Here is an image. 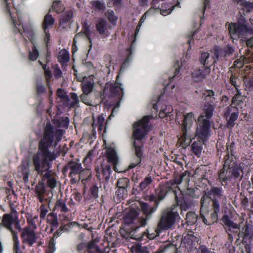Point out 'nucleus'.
<instances>
[{
  "label": "nucleus",
  "instance_id": "1",
  "mask_svg": "<svg viewBox=\"0 0 253 253\" xmlns=\"http://www.w3.org/2000/svg\"><path fill=\"white\" fill-rule=\"evenodd\" d=\"M63 135L62 129L55 128L49 122L46 124L38 150L33 155L31 163L38 174L42 175L50 170V162L55 159V156L54 152L49 148H55L61 140Z\"/></svg>",
  "mask_w": 253,
  "mask_h": 253
},
{
  "label": "nucleus",
  "instance_id": "2",
  "mask_svg": "<svg viewBox=\"0 0 253 253\" xmlns=\"http://www.w3.org/2000/svg\"><path fill=\"white\" fill-rule=\"evenodd\" d=\"M226 199L222 189L213 187L201 199L200 216L203 222L210 225L216 222L220 211V204Z\"/></svg>",
  "mask_w": 253,
  "mask_h": 253
},
{
  "label": "nucleus",
  "instance_id": "3",
  "mask_svg": "<svg viewBox=\"0 0 253 253\" xmlns=\"http://www.w3.org/2000/svg\"><path fill=\"white\" fill-rule=\"evenodd\" d=\"M150 202H154V206L150 207L148 204L142 203L140 209L144 216H139L135 210H130L125 218L124 221L127 224H132V228L136 230L141 227L147 224L148 221L151 218L152 214L157 210L160 204L156 193L152 194L148 196Z\"/></svg>",
  "mask_w": 253,
  "mask_h": 253
},
{
  "label": "nucleus",
  "instance_id": "4",
  "mask_svg": "<svg viewBox=\"0 0 253 253\" xmlns=\"http://www.w3.org/2000/svg\"><path fill=\"white\" fill-rule=\"evenodd\" d=\"M150 119L149 116H145L141 120L135 123L133 126V137L134 139L133 146L135 148V155L137 157L134 162L129 165V169H133L141 162L140 157L142 153L141 148L143 145L142 139L149 131L148 123Z\"/></svg>",
  "mask_w": 253,
  "mask_h": 253
},
{
  "label": "nucleus",
  "instance_id": "5",
  "mask_svg": "<svg viewBox=\"0 0 253 253\" xmlns=\"http://www.w3.org/2000/svg\"><path fill=\"white\" fill-rule=\"evenodd\" d=\"M228 153L224 157V164L223 168L219 171L220 181L223 186L227 184L228 181L236 179L240 176L243 172L241 167L233 161L232 145L227 146Z\"/></svg>",
  "mask_w": 253,
  "mask_h": 253
},
{
  "label": "nucleus",
  "instance_id": "6",
  "mask_svg": "<svg viewBox=\"0 0 253 253\" xmlns=\"http://www.w3.org/2000/svg\"><path fill=\"white\" fill-rule=\"evenodd\" d=\"M177 208V206L174 205L170 209H167L163 211L155 230V236H158L161 231L168 230L174 225L176 219L179 217Z\"/></svg>",
  "mask_w": 253,
  "mask_h": 253
},
{
  "label": "nucleus",
  "instance_id": "7",
  "mask_svg": "<svg viewBox=\"0 0 253 253\" xmlns=\"http://www.w3.org/2000/svg\"><path fill=\"white\" fill-rule=\"evenodd\" d=\"M222 221L224 224L229 228V230L236 233H238L239 238H241L245 242L253 238V229L252 225L248 223L243 227L239 231V227L237 224L233 222L229 217L225 215L222 218Z\"/></svg>",
  "mask_w": 253,
  "mask_h": 253
},
{
  "label": "nucleus",
  "instance_id": "8",
  "mask_svg": "<svg viewBox=\"0 0 253 253\" xmlns=\"http://www.w3.org/2000/svg\"><path fill=\"white\" fill-rule=\"evenodd\" d=\"M251 24L248 25L241 23L229 24L228 30L230 36L233 40L238 38H247L249 34H253V20H250Z\"/></svg>",
  "mask_w": 253,
  "mask_h": 253
},
{
  "label": "nucleus",
  "instance_id": "9",
  "mask_svg": "<svg viewBox=\"0 0 253 253\" xmlns=\"http://www.w3.org/2000/svg\"><path fill=\"white\" fill-rule=\"evenodd\" d=\"M13 225L16 229L21 231V227L16 211H12L9 213H5L3 215L1 222L0 223V227H3L6 229L10 232L12 236L14 235V234H17V232L13 230Z\"/></svg>",
  "mask_w": 253,
  "mask_h": 253
},
{
  "label": "nucleus",
  "instance_id": "10",
  "mask_svg": "<svg viewBox=\"0 0 253 253\" xmlns=\"http://www.w3.org/2000/svg\"><path fill=\"white\" fill-rule=\"evenodd\" d=\"M210 121L204 118V115H200L198 119L196 136L198 139L203 142L207 141L210 136Z\"/></svg>",
  "mask_w": 253,
  "mask_h": 253
},
{
  "label": "nucleus",
  "instance_id": "11",
  "mask_svg": "<svg viewBox=\"0 0 253 253\" xmlns=\"http://www.w3.org/2000/svg\"><path fill=\"white\" fill-rule=\"evenodd\" d=\"M195 120L194 114L189 112L183 115V120L182 124V134L181 136V139L184 142L189 140L188 143L191 141L193 137L192 133L191 131V127Z\"/></svg>",
  "mask_w": 253,
  "mask_h": 253
},
{
  "label": "nucleus",
  "instance_id": "12",
  "mask_svg": "<svg viewBox=\"0 0 253 253\" xmlns=\"http://www.w3.org/2000/svg\"><path fill=\"white\" fill-rule=\"evenodd\" d=\"M204 95H205V99L207 102V104L205 105L203 112L201 115H204V118L210 120L213 115L214 110V92L212 90H208Z\"/></svg>",
  "mask_w": 253,
  "mask_h": 253
},
{
  "label": "nucleus",
  "instance_id": "13",
  "mask_svg": "<svg viewBox=\"0 0 253 253\" xmlns=\"http://www.w3.org/2000/svg\"><path fill=\"white\" fill-rule=\"evenodd\" d=\"M67 168L70 169L69 175L73 177L75 175L79 174L80 179L84 180L86 178L84 176V174H86L88 176L91 174L88 169H84L82 167V164L76 161H70L68 163Z\"/></svg>",
  "mask_w": 253,
  "mask_h": 253
},
{
  "label": "nucleus",
  "instance_id": "14",
  "mask_svg": "<svg viewBox=\"0 0 253 253\" xmlns=\"http://www.w3.org/2000/svg\"><path fill=\"white\" fill-rule=\"evenodd\" d=\"M95 28L102 38H107L110 35L112 27L105 18H98L95 22Z\"/></svg>",
  "mask_w": 253,
  "mask_h": 253
},
{
  "label": "nucleus",
  "instance_id": "15",
  "mask_svg": "<svg viewBox=\"0 0 253 253\" xmlns=\"http://www.w3.org/2000/svg\"><path fill=\"white\" fill-rule=\"evenodd\" d=\"M21 230L22 231L21 237L22 242L28 244L29 246H32L36 241L34 230L27 227H25L23 229L21 228Z\"/></svg>",
  "mask_w": 253,
  "mask_h": 253
},
{
  "label": "nucleus",
  "instance_id": "16",
  "mask_svg": "<svg viewBox=\"0 0 253 253\" xmlns=\"http://www.w3.org/2000/svg\"><path fill=\"white\" fill-rule=\"evenodd\" d=\"M31 164V161L29 160H25L22 161L21 164L18 168V174L20 177L23 178L25 182L28 181Z\"/></svg>",
  "mask_w": 253,
  "mask_h": 253
},
{
  "label": "nucleus",
  "instance_id": "17",
  "mask_svg": "<svg viewBox=\"0 0 253 253\" xmlns=\"http://www.w3.org/2000/svg\"><path fill=\"white\" fill-rule=\"evenodd\" d=\"M54 22V19L51 15L47 14L45 16L43 22L42 28L44 32V41L46 44L47 43L48 41L49 40V33L48 31H47V29L52 27Z\"/></svg>",
  "mask_w": 253,
  "mask_h": 253
},
{
  "label": "nucleus",
  "instance_id": "18",
  "mask_svg": "<svg viewBox=\"0 0 253 253\" xmlns=\"http://www.w3.org/2000/svg\"><path fill=\"white\" fill-rule=\"evenodd\" d=\"M211 69L209 67H202V69L197 68L192 73V77L195 82H200L205 79L209 74Z\"/></svg>",
  "mask_w": 253,
  "mask_h": 253
},
{
  "label": "nucleus",
  "instance_id": "19",
  "mask_svg": "<svg viewBox=\"0 0 253 253\" xmlns=\"http://www.w3.org/2000/svg\"><path fill=\"white\" fill-rule=\"evenodd\" d=\"M95 170L97 177L100 176V174L101 173L106 181H108L110 178L112 170L111 166L109 164H101L100 167L95 168Z\"/></svg>",
  "mask_w": 253,
  "mask_h": 253
},
{
  "label": "nucleus",
  "instance_id": "20",
  "mask_svg": "<svg viewBox=\"0 0 253 253\" xmlns=\"http://www.w3.org/2000/svg\"><path fill=\"white\" fill-rule=\"evenodd\" d=\"M200 61L204 67H210L211 65L216 63V60L213 54L210 56V54L208 52H203L200 57Z\"/></svg>",
  "mask_w": 253,
  "mask_h": 253
},
{
  "label": "nucleus",
  "instance_id": "21",
  "mask_svg": "<svg viewBox=\"0 0 253 253\" xmlns=\"http://www.w3.org/2000/svg\"><path fill=\"white\" fill-rule=\"evenodd\" d=\"M41 176L43 180L47 179V185L49 187L53 189L56 187L57 180L55 178V175L51 170L46 172Z\"/></svg>",
  "mask_w": 253,
  "mask_h": 253
},
{
  "label": "nucleus",
  "instance_id": "22",
  "mask_svg": "<svg viewBox=\"0 0 253 253\" xmlns=\"http://www.w3.org/2000/svg\"><path fill=\"white\" fill-rule=\"evenodd\" d=\"M205 143L199 139L198 141H194L191 146L192 151L198 157H200L203 150V145Z\"/></svg>",
  "mask_w": 253,
  "mask_h": 253
},
{
  "label": "nucleus",
  "instance_id": "23",
  "mask_svg": "<svg viewBox=\"0 0 253 253\" xmlns=\"http://www.w3.org/2000/svg\"><path fill=\"white\" fill-rule=\"evenodd\" d=\"M107 162L112 164H117L119 161L118 157L115 150L109 148L107 151Z\"/></svg>",
  "mask_w": 253,
  "mask_h": 253
},
{
  "label": "nucleus",
  "instance_id": "24",
  "mask_svg": "<svg viewBox=\"0 0 253 253\" xmlns=\"http://www.w3.org/2000/svg\"><path fill=\"white\" fill-rule=\"evenodd\" d=\"M168 191V187L165 185H160L159 188L156 189L155 192L158 199L160 200V203L165 199Z\"/></svg>",
  "mask_w": 253,
  "mask_h": 253
},
{
  "label": "nucleus",
  "instance_id": "25",
  "mask_svg": "<svg viewBox=\"0 0 253 253\" xmlns=\"http://www.w3.org/2000/svg\"><path fill=\"white\" fill-rule=\"evenodd\" d=\"M112 95H118V97H122L124 94V89L117 83L112 84L110 88Z\"/></svg>",
  "mask_w": 253,
  "mask_h": 253
},
{
  "label": "nucleus",
  "instance_id": "26",
  "mask_svg": "<svg viewBox=\"0 0 253 253\" xmlns=\"http://www.w3.org/2000/svg\"><path fill=\"white\" fill-rule=\"evenodd\" d=\"M82 84V88L84 93L89 94L92 91L94 87L93 81L84 80Z\"/></svg>",
  "mask_w": 253,
  "mask_h": 253
},
{
  "label": "nucleus",
  "instance_id": "27",
  "mask_svg": "<svg viewBox=\"0 0 253 253\" xmlns=\"http://www.w3.org/2000/svg\"><path fill=\"white\" fill-rule=\"evenodd\" d=\"M27 222L29 226L28 227L34 230L37 229V222L38 220V216L37 215H33L30 214H28L26 215Z\"/></svg>",
  "mask_w": 253,
  "mask_h": 253
},
{
  "label": "nucleus",
  "instance_id": "28",
  "mask_svg": "<svg viewBox=\"0 0 253 253\" xmlns=\"http://www.w3.org/2000/svg\"><path fill=\"white\" fill-rule=\"evenodd\" d=\"M8 0H4L5 3L6 4V9L7 12L9 15V16L11 17L12 21L14 26L16 27L17 25L18 26H20L21 25H22V27L24 29V26L23 25V22H22V18H23L22 16L21 15L18 14V23L16 22L14 18V17L11 14L9 7L8 6V3H7Z\"/></svg>",
  "mask_w": 253,
  "mask_h": 253
},
{
  "label": "nucleus",
  "instance_id": "29",
  "mask_svg": "<svg viewBox=\"0 0 253 253\" xmlns=\"http://www.w3.org/2000/svg\"><path fill=\"white\" fill-rule=\"evenodd\" d=\"M211 52L213 54V56L215 58L216 62L219 59H225L226 58L224 57V51L222 48L219 47V46H215L212 50H211Z\"/></svg>",
  "mask_w": 253,
  "mask_h": 253
},
{
  "label": "nucleus",
  "instance_id": "30",
  "mask_svg": "<svg viewBox=\"0 0 253 253\" xmlns=\"http://www.w3.org/2000/svg\"><path fill=\"white\" fill-rule=\"evenodd\" d=\"M104 118L102 116H98L96 120L93 118V122L92 123V126L93 129H95L97 126L98 130L101 131L103 125Z\"/></svg>",
  "mask_w": 253,
  "mask_h": 253
},
{
  "label": "nucleus",
  "instance_id": "31",
  "mask_svg": "<svg viewBox=\"0 0 253 253\" xmlns=\"http://www.w3.org/2000/svg\"><path fill=\"white\" fill-rule=\"evenodd\" d=\"M198 216L197 214L192 211L187 212L186 216V223L188 225H193L197 222Z\"/></svg>",
  "mask_w": 253,
  "mask_h": 253
},
{
  "label": "nucleus",
  "instance_id": "32",
  "mask_svg": "<svg viewBox=\"0 0 253 253\" xmlns=\"http://www.w3.org/2000/svg\"><path fill=\"white\" fill-rule=\"evenodd\" d=\"M12 237L13 253H22L20 248V242L18 238L17 234H14V235H12Z\"/></svg>",
  "mask_w": 253,
  "mask_h": 253
},
{
  "label": "nucleus",
  "instance_id": "33",
  "mask_svg": "<svg viewBox=\"0 0 253 253\" xmlns=\"http://www.w3.org/2000/svg\"><path fill=\"white\" fill-rule=\"evenodd\" d=\"M245 99V96L242 95L240 91L238 90L237 93L232 98V104L234 105V106L239 105L243 102Z\"/></svg>",
  "mask_w": 253,
  "mask_h": 253
},
{
  "label": "nucleus",
  "instance_id": "34",
  "mask_svg": "<svg viewBox=\"0 0 253 253\" xmlns=\"http://www.w3.org/2000/svg\"><path fill=\"white\" fill-rule=\"evenodd\" d=\"M69 60V54L65 49L61 50L58 56V60L62 63H67Z\"/></svg>",
  "mask_w": 253,
  "mask_h": 253
},
{
  "label": "nucleus",
  "instance_id": "35",
  "mask_svg": "<svg viewBox=\"0 0 253 253\" xmlns=\"http://www.w3.org/2000/svg\"><path fill=\"white\" fill-rule=\"evenodd\" d=\"M56 93L57 96L64 102V105L66 106H68V102L69 101V98L64 90L62 89L59 88L57 90Z\"/></svg>",
  "mask_w": 253,
  "mask_h": 253
},
{
  "label": "nucleus",
  "instance_id": "36",
  "mask_svg": "<svg viewBox=\"0 0 253 253\" xmlns=\"http://www.w3.org/2000/svg\"><path fill=\"white\" fill-rule=\"evenodd\" d=\"M152 182L153 179L151 176H147L139 183L138 187L141 191H143L147 189Z\"/></svg>",
  "mask_w": 253,
  "mask_h": 253
},
{
  "label": "nucleus",
  "instance_id": "37",
  "mask_svg": "<svg viewBox=\"0 0 253 253\" xmlns=\"http://www.w3.org/2000/svg\"><path fill=\"white\" fill-rule=\"evenodd\" d=\"M105 15L109 22L113 26L116 25L118 17L115 15L114 11L112 10H108L105 12Z\"/></svg>",
  "mask_w": 253,
  "mask_h": 253
},
{
  "label": "nucleus",
  "instance_id": "38",
  "mask_svg": "<svg viewBox=\"0 0 253 253\" xmlns=\"http://www.w3.org/2000/svg\"><path fill=\"white\" fill-rule=\"evenodd\" d=\"M59 210L61 212H67L69 209L66 206L65 203L61 200H58L54 208V211Z\"/></svg>",
  "mask_w": 253,
  "mask_h": 253
},
{
  "label": "nucleus",
  "instance_id": "39",
  "mask_svg": "<svg viewBox=\"0 0 253 253\" xmlns=\"http://www.w3.org/2000/svg\"><path fill=\"white\" fill-rule=\"evenodd\" d=\"M173 111V108L170 105H167L162 107L159 113V117L160 118H164L165 116L169 115Z\"/></svg>",
  "mask_w": 253,
  "mask_h": 253
},
{
  "label": "nucleus",
  "instance_id": "40",
  "mask_svg": "<svg viewBox=\"0 0 253 253\" xmlns=\"http://www.w3.org/2000/svg\"><path fill=\"white\" fill-rule=\"evenodd\" d=\"M93 243H90L87 246L85 243L80 244L77 247L78 250L81 253L83 251L90 252V250H94L93 248Z\"/></svg>",
  "mask_w": 253,
  "mask_h": 253
},
{
  "label": "nucleus",
  "instance_id": "41",
  "mask_svg": "<svg viewBox=\"0 0 253 253\" xmlns=\"http://www.w3.org/2000/svg\"><path fill=\"white\" fill-rule=\"evenodd\" d=\"M238 111L236 106H234L232 104L227 107L224 110V116L227 119L229 116L232 115V113Z\"/></svg>",
  "mask_w": 253,
  "mask_h": 253
},
{
  "label": "nucleus",
  "instance_id": "42",
  "mask_svg": "<svg viewBox=\"0 0 253 253\" xmlns=\"http://www.w3.org/2000/svg\"><path fill=\"white\" fill-rule=\"evenodd\" d=\"M147 250L146 247L142 246L139 244L134 245L131 247V251L133 253H146Z\"/></svg>",
  "mask_w": 253,
  "mask_h": 253
},
{
  "label": "nucleus",
  "instance_id": "43",
  "mask_svg": "<svg viewBox=\"0 0 253 253\" xmlns=\"http://www.w3.org/2000/svg\"><path fill=\"white\" fill-rule=\"evenodd\" d=\"M238 116V111L235 113H232V115L229 116V117L226 119L227 122L228 127L231 128L235 125L234 121H236Z\"/></svg>",
  "mask_w": 253,
  "mask_h": 253
},
{
  "label": "nucleus",
  "instance_id": "44",
  "mask_svg": "<svg viewBox=\"0 0 253 253\" xmlns=\"http://www.w3.org/2000/svg\"><path fill=\"white\" fill-rule=\"evenodd\" d=\"M129 184V180L127 178H122L118 180L117 186L118 188H127Z\"/></svg>",
  "mask_w": 253,
  "mask_h": 253
},
{
  "label": "nucleus",
  "instance_id": "45",
  "mask_svg": "<svg viewBox=\"0 0 253 253\" xmlns=\"http://www.w3.org/2000/svg\"><path fill=\"white\" fill-rule=\"evenodd\" d=\"M73 17V12L71 10L66 11L62 15L61 21L67 22L70 21Z\"/></svg>",
  "mask_w": 253,
  "mask_h": 253
},
{
  "label": "nucleus",
  "instance_id": "46",
  "mask_svg": "<svg viewBox=\"0 0 253 253\" xmlns=\"http://www.w3.org/2000/svg\"><path fill=\"white\" fill-rule=\"evenodd\" d=\"M39 51L35 45H34L32 47V51L29 52V59L32 61H35L39 57Z\"/></svg>",
  "mask_w": 253,
  "mask_h": 253
},
{
  "label": "nucleus",
  "instance_id": "47",
  "mask_svg": "<svg viewBox=\"0 0 253 253\" xmlns=\"http://www.w3.org/2000/svg\"><path fill=\"white\" fill-rule=\"evenodd\" d=\"M52 9L57 13H60L64 9L62 3L60 1H54L52 4Z\"/></svg>",
  "mask_w": 253,
  "mask_h": 253
},
{
  "label": "nucleus",
  "instance_id": "48",
  "mask_svg": "<svg viewBox=\"0 0 253 253\" xmlns=\"http://www.w3.org/2000/svg\"><path fill=\"white\" fill-rule=\"evenodd\" d=\"M81 100L82 102L87 105H92V100L90 99L89 94L83 93L80 96Z\"/></svg>",
  "mask_w": 253,
  "mask_h": 253
},
{
  "label": "nucleus",
  "instance_id": "49",
  "mask_svg": "<svg viewBox=\"0 0 253 253\" xmlns=\"http://www.w3.org/2000/svg\"><path fill=\"white\" fill-rule=\"evenodd\" d=\"M127 51L129 53V55L127 56V57L126 58V60H125L124 62L123 63V64L121 66V71L125 70L128 66V65L129 64L130 61V56H131V54L132 53L131 48H128L127 49Z\"/></svg>",
  "mask_w": 253,
  "mask_h": 253
},
{
  "label": "nucleus",
  "instance_id": "50",
  "mask_svg": "<svg viewBox=\"0 0 253 253\" xmlns=\"http://www.w3.org/2000/svg\"><path fill=\"white\" fill-rule=\"evenodd\" d=\"M222 49L224 51V57L225 58L230 57L234 51L233 47L229 45H226Z\"/></svg>",
  "mask_w": 253,
  "mask_h": 253
},
{
  "label": "nucleus",
  "instance_id": "51",
  "mask_svg": "<svg viewBox=\"0 0 253 253\" xmlns=\"http://www.w3.org/2000/svg\"><path fill=\"white\" fill-rule=\"evenodd\" d=\"M69 125V119L67 117H62L61 118L58 123L59 127H67Z\"/></svg>",
  "mask_w": 253,
  "mask_h": 253
},
{
  "label": "nucleus",
  "instance_id": "52",
  "mask_svg": "<svg viewBox=\"0 0 253 253\" xmlns=\"http://www.w3.org/2000/svg\"><path fill=\"white\" fill-rule=\"evenodd\" d=\"M116 194L120 198H124L127 195V189L118 188V190L116 191Z\"/></svg>",
  "mask_w": 253,
  "mask_h": 253
},
{
  "label": "nucleus",
  "instance_id": "53",
  "mask_svg": "<svg viewBox=\"0 0 253 253\" xmlns=\"http://www.w3.org/2000/svg\"><path fill=\"white\" fill-rule=\"evenodd\" d=\"M36 193L37 195H43L45 193L44 186L42 184H39L35 187Z\"/></svg>",
  "mask_w": 253,
  "mask_h": 253
},
{
  "label": "nucleus",
  "instance_id": "54",
  "mask_svg": "<svg viewBox=\"0 0 253 253\" xmlns=\"http://www.w3.org/2000/svg\"><path fill=\"white\" fill-rule=\"evenodd\" d=\"M63 228V227H61L53 234V237L51 239L50 242H52V243H53L54 239L58 238L62 234Z\"/></svg>",
  "mask_w": 253,
  "mask_h": 253
},
{
  "label": "nucleus",
  "instance_id": "55",
  "mask_svg": "<svg viewBox=\"0 0 253 253\" xmlns=\"http://www.w3.org/2000/svg\"><path fill=\"white\" fill-rule=\"evenodd\" d=\"M48 212V210L43 205L40 207V217L44 218Z\"/></svg>",
  "mask_w": 253,
  "mask_h": 253
},
{
  "label": "nucleus",
  "instance_id": "56",
  "mask_svg": "<svg viewBox=\"0 0 253 253\" xmlns=\"http://www.w3.org/2000/svg\"><path fill=\"white\" fill-rule=\"evenodd\" d=\"M43 69L44 70V74L46 80L47 82V84H48L49 81L51 79L52 77V74L49 70L46 69V65H43Z\"/></svg>",
  "mask_w": 253,
  "mask_h": 253
},
{
  "label": "nucleus",
  "instance_id": "57",
  "mask_svg": "<svg viewBox=\"0 0 253 253\" xmlns=\"http://www.w3.org/2000/svg\"><path fill=\"white\" fill-rule=\"evenodd\" d=\"M45 88L42 84H38L37 85V91L38 94H42L45 92Z\"/></svg>",
  "mask_w": 253,
  "mask_h": 253
},
{
  "label": "nucleus",
  "instance_id": "58",
  "mask_svg": "<svg viewBox=\"0 0 253 253\" xmlns=\"http://www.w3.org/2000/svg\"><path fill=\"white\" fill-rule=\"evenodd\" d=\"M98 188L97 186L94 185L91 187V195L93 196V197L97 198L98 197Z\"/></svg>",
  "mask_w": 253,
  "mask_h": 253
},
{
  "label": "nucleus",
  "instance_id": "59",
  "mask_svg": "<svg viewBox=\"0 0 253 253\" xmlns=\"http://www.w3.org/2000/svg\"><path fill=\"white\" fill-rule=\"evenodd\" d=\"M62 71L58 67H55L54 70V75L56 79L60 78L62 77Z\"/></svg>",
  "mask_w": 253,
  "mask_h": 253
},
{
  "label": "nucleus",
  "instance_id": "60",
  "mask_svg": "<svg viewBox=\"0 0 253 253\" xmlns=\"http://www.w3.org/2000/svg\"><path fill=\"white\" fill-rule=\"evenodd\" d=\"M173 8V6H170L169 8L167 9H162L161 10V14L163 16L168 15L171 13Z\"/></svg>",
  "mask_w": 253,
  "mask_h": 253
},
{
  "label": "nucleus",
  "instance_id": "61",
  "mask_svg": "<svg viewBox=\"0 0 253 253\" xmlns=\"http://www.w3.org/2000/svg\"><path fill=\"white\" fill-rule=\"evenodd\" d=\"M241 5L242 7H245L248 10H253V2H245L244 4H242V5Z\"/></svg>",
  "mask_w": 253,
  "mask_h": 253
},
{
  "label": "nucleus",
  "instance_id": "62",
  "mask_svg": "<svg viewBox=\"0 0 253 253\" xmlns=\"http://www.w3.org/2000/svg\"><path fill=\"white\" fill-rule=\"evenodd\" d=\"M185 175L184 174H182L179 176H176L175 178V183H177V186L179 185L182 181L183 178Z\"/></svg>",
  "mask_w": 253,
  "mask_h": 253
},
{
  "label": "nucleus",
  "instance_id": "63",
  "mask_svg": "<svg viewBox=\"0 0 253 253\" xmlns=\"http://www.w3.org/2000/svg\"><path fill=\"white\" fill-rule=\"evenodd\" d=\"M185 194L193 197L195 195V191L193 189L188 188L187 189L186 191H185Z\"/></svg>",
  "mask_w": 253,
  "mask_h": 253
},
{
  "label": "nucleus",
  "instance_id": "64",
  "mask_svg": "<svg viewBox=\"0 0 253 253\" xmlns=\"http://www.w3.org/2000/svg\"><path fill=\"white\" fill-rule=\"evenodd\" d=\"M180 209L181 211H186L189 208L188 204L186 202H182L180 204Z\"/></svg>",
  "mask_w": 253,
  "mask_h": 253
}]
</instances>
